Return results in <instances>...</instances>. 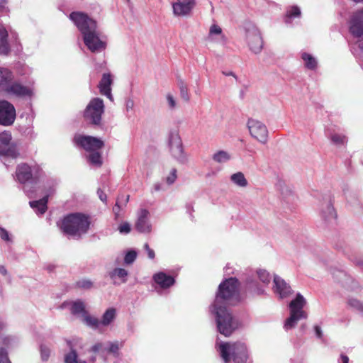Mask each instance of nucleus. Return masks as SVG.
<instances>
[{"label": "nucleus", "mask_w": 363, "mask_h": 363, "mask_svg": "<svg viewBox=\"0 0 363 363\" xmlns=\"http://www.w3.org/2000/svg\"><path fill=\"white\" fill-rule=\"evenodd\" d=\"M69 18L74 23L83 35L85 45L92 52H99L106 48V43L99 38L97 23L83 12L74 11Z\"/></svg>", "instance_id": "f257e3e1"}, {"label": "nucleus", "mask_w": 363, "mask_h": 363, "mask_svg": "<svg viewBox=\"0 0 363 363\" xmlns=\"http://www.w3.org/2000/svg\"><path fill=\"white\" fill-rule=\"evenodd\" d=\"M90 224L91 221L88 216L82 213H74L64 217L61 230L67 235L81 238L88 232Z\"/></svg>", "instance_id": "f03ea898"}, {"label": "nucleus", "mask_w": 363, "mask_h": 363, "mask_svg": "<svg viewBox=\"0 0 363 363\" xmlns=\"http://www.w3.org/2000/svg\"><path fill=\"white\" fill-rule=\"evenodd\" d=\"M218 350L225 363H247L249 358L246 345L240 341L220 342Z\"/></svg>", "instance_id": "7ed1b4c3"}, {"label": "nucleus", "mask_w": 363, "mask_h": 363, "mask_svg": "<svg viewBox=\"0 0 363 363\" xmlns=\"http://www.w3.org/2000/svg\"><path fill=\"white\" fill-rule=\"evenodd\" d=\"M239 281L235 278H229L220 284L214 301V307L223 303L235 304L238 301Z\"/></svg>", "instance_id": "20e7f679"}, {"label": "nucleus", "mask_w": 363, "mask_h": 363, "mask_svg": "<svg viewBox=\"0 0 363 363\" xmlns=\"http://www.w3.org/2000/svg\"><path fill=\"white\" fill-rule=\"evenodd\" d=\"M214 308L218 331L225 337H230L239 328V320L225 307Z\"/></svg>", "instance_id": "39448f33"}, {"label": "nucleus", "mask_w": 363, "mask_h": 363, "mask_svg": "<svg viewBox=\"0 0 363 363\" xmlns=\"http://www.w3.org/2000/svg\"><path fill=\"white\" fill-rule=\"evenodd\" d=\"M43 174L39 165L31 167L26 162L18 164L15 172L16 179L21 184L36 182Z\"/></svg>", "instance_id": "423d86ee"}, {"label": "nucleus", "mask_w": 363, "mask_h": 363, "mask_svg": "<svg viewBox=\"0 0 363 363\" xmlns=\"http://www.w3.org/2000/svg\"><path fill=\"white\" fill-rule=\"evenodd\" d=\"M306 303L305 298L301 294H298L296 298L290 302V316L284 323L286 330L294 328L300 319L307 318V313L303 310Z\"/></svg>", "instance_id": "0eeeda50"}, {"label": "nucleus", "mask_w": 363, "mask_h": 363, "mask_svg": "<svg viewBox=\"0 0 363 363\" xmlns=\"http://www.w3.org/2000/svg\"><path fill=\"white\" fill-rule=\"evenodd\" d=\"M104 102L99 98L93 99L86 106L84 117L86 121L94 125H99L104 113Z\"/></svg>", "instance_id": "6e6552de"}, {"label": "nucleus", "mask_w": 363, "mask_h": 363, "mask_svg": "<svg viewBox=\"0 0 363 363\" xmlns=\"http://www.w3.org/2000/svg\"><path fill=\"white\" fill-rule=\"evenodd\" d=\"M74 143L87 152L99 150L104 145V141L97 138L82 135H76L74 138Z\"/></svg>", "instance_id": "1a4fd4ad"}, {"label": "nucleus", "mask_w": 363, "mask_h": 363, "mask_svg": "<svg viewBox=\"0 0 363 363\" xmlns=\"http://www.w3.org/2000/svg\"><path fill=\"white\" fill-rule=\"evenodd\" d=\"M5 92L20 99L31 98L33 96V90L31 87L25 86L17 81H11L5 88Z\"/></svg>", "instance_id": "9d476101"}, {"label": "nucleus", "mask_w": 363, "mask_h": 363, "mask_svg": "<svg viewBox=\"0 0 363 363\" xmlns=\"http://www.w3.org/2000/svg\"><path fill=\"white\" fill-rule=\"evenodd\" d=\"M247 128L252 137L263 143L267 141L268 130L264 123L257 120L250 118L247 121Z\"/></svg>", "instance_id": "9b49d317"}, {"label": "nucleus", "mask_w": 363, "mask_h": 363, "mask_svg": "<svg viewBox=\"0 0 363 363\" xmlns=\"http://www.w3.org/2000/svg\"><path fill=\"white\" fill-rule=\"evenodd\" d=\"M16 109L12 104L6 100L0 101V124L8 126L13 123Z\"/></svg>", "instance_id": "f8f14e48"}, {"label": "nucleus", "mask_w": 363, "mask_h": 363, "mask_svg": "<svg viewBox=\"0 0 363 363\" xmlns=\"http://www.w3.org/2000/svg\"><path fill=\"white\" fill-rule=\"evenodd\" d=\"M246 40L250 50L255 53H259L263 47V41L259 30L252 26L246 29Z\"/></svg>", "instance_id": "ddd939ff"}, {"label": "nucleus", "mask_w": 363, "mask_h": 363, "mask_svg": "<svg viewBox=\"0 0 363 363\" xmlns=\"http://www.w3.org/2000/svg\"><path fill=\"white\" fill-rule=\"evenodd\" d=\"M196 5V0H177L172 4L173 13L177 16H186L191 13Z\"/></svg>", "instance_id": "4468645a"}, {"label": "nucleus", "mask_w": 363, "mask_h": 363, "mask_svg": "<svg viewBox=\"0 0 363 363\" xmlns=\"http://www.w3.org/2000/svg\"><path fill=\"white\" fill-rule=\"evenodd\" d=\"M350 32L357 38H363V9L357 11L352 16Z\"/></svg>", "instance_id": "2eb2a0df"}, {"label": "nucleus", "mask_w": 363, "mask_h": 363, "mask_svg": "<svg viewBox=\"0 0 363 363\" xmlns=\"http://www.w3.org/2000/svg\"><path fill=\"white\" fill-rule=\"evenodd\" d=\"M149 212L146 209H141L135 223V228L140 233H148L151 231V225L148 220Z\"/></svg>", "instance_id": "dca6fc26"}, {"label": "nucleus", "mask_w": 363, "mask_h": 363, "mask_svg": "<svg viewBox=\"0 0 363 363\" xmlns=\"http://www.w3.org/2000/svg\"><path fill=\"white\" fill-rule=\"evenodd\" d=\"M274 291L278 294L281 298L289 296L293 292L291 286L278 276L274 277Z\"/></svg>", "instance_id": "f3484780"}, {"label": "nucleus", "mask_w": 363, "mask_h": 363, "mask_svg": "<svg viewBox=\"0 0 363 363\" xmlns=\"http://www.w3.org/2000/svg\"><path fill=\"white\" fill-rule=\"evenodd\" d=\"M113 80L111 77V74L110 73H104L102 75L101 79L99 84V89L100 93L102 95L106 96L111 101H113V96L111 94V86L112 84Z\"/></svg>", "instance_id": "a211bd4d"}, {"label": "nucleus", "mask_w": 363, "mask_h": 363, "mask_svg": "<svg viewBox=\"0 0 363 363\" xmlns=\"http://www.w3.org/2000/svg\"><path fill=\"white\" fill-rule=\"evenodd\" d=\"M152 279L162 289H168L175 283L174 278L164 272H158L155 274Z\"/></svg>", "instance_id": "6ab92c4d"}, {"label": "nucleus", "mask_w": 363, "mask_h": 363, "mask_svg": "<svg viewBox=\"0 0 363 363\" xmlns=\"http://www.w3.org/2000/svg\"><path fill=\"white\" fill-rule=\"evenodd\" d=\"M11 52L9 43V33L6 28L0 24V55L7 56Z\"/></svg>", "instance_id": "aec40b11"}, {"label": "nucleus", "mask_w": 363, "mask_h": 363, "mask_svg": "<svg viewBox=\"0 0 363 363\" xmlns=\"http://www.w3.org/2000/svg\"><path fill=\"white\" fill-rule=\"evenodd\" d=\"M169 147L172 156L179 159L183 155V147L180 138L177 136L172 137L169 140Z\"/></svg>", "instance_id": "412c9836"}, {"label": "nucleus", "mask_w": 363, "mask_h": 363, "mask_svg": "<svg viewBox=\"0 0 363 363\" xmlns=\"http://www.w3.org/2000/svg\"><path fill=\"white\" fill-rule=\"evenodd\" d=\"M13 74L9 69L0 67V87L5 88L13 80Z\"/></svg>", "instance_id": "4be33fe9"}, {"label": "nucleus", "mask_w": 363, "mask_h": 363, "mask_svg": "<svg viewBox=\"0 0 363 363\" xmlns=\"http://www.w3.org/2000/svg\"><path fill=\"white\" fill-rule=\"evenodd\" d=\"M49 195L50 194L45 196L43 199L38 201H30V206L33 208H37L38 211L40 214L45 213L48 209L47 203L48 201Z\"/></svg>", "instance_id": "5701e85b"}, {"label": "nucleus", "mask_w": 363, "mask_h": 363, "mask_svg": "<svg viewBox=\"0 0 363 363\" xmlns=\"http://www.w3.org/2000/svg\"><path fill=\"white\" fill-rule=\"evenodd\" d=\"M19 152L15 145H9L2 147L0 145V155L7 156L16 159L18 157Z\"/></svg>", "instance_id": "b1692460"}, {"label": "nucleus", "mask_w": 363, "mask_h": 363, "mask_svg": "<svg viewBox=\"0 0 363 363\" xmlns=\"http://www.w3.org/2000/svg\"><path fill=\"white\" fill-rule=\"evenodd\" d=\"M301 58L307 69L313 70L317 67V61L311 54L303 52L301 55Z\"/></svg>", "instance_id": "393cba45"}, {"label": "nucleus", "mask_w": 363, "mask_h": 363, "mask_svg": "<svg viewBox=\"0 0 363 363\" xmlns=\"http://www.w3.org/2000/svg\"><path fill=\"white\" fill-rule=\"evenodd\" d=\"M115 317L116 309L113 308H110L107 309L104 313L101 323L104 326H107L114 320Z\"/></svg>", "instance_id": "a878e982"}, {"label": "nucleus", "mask_w": 363, "mask_h": 363, "mask_svg": "<svg viewBox=\"0 0 363 363\" xmlns=\"http://www.w3.org/2000/svg\"><path fill=\"white\" fill-rule=\"evenodd\" d=\"M90 152L87 157L88 161L96 167H101L103 164L101 154L98 150Z\"/></svg>", "instance_id": "bb28decb"}, {"label": "nucleus", "mask_w": 363, "mask_h": 363, "mask_svg": "<svg viewBox=\"0 0 363 363\" xmlns=\"http://www.w3.org/2000/svg\"><path fill=\"white\" fill-rule=\"evenodd\" d=\"M231 180L233 183L241 187H245L247 185V181L242 172H237L231 176Z\"/></svg>", "instance_id": "cd10ccee"}, {"label": "nucleus", "mask_w": 363, "mask_h": 363, "mask_svg": "<svg viewBox=\"0 0 363 363\" xmlns=\"http://www.w3.org/2000/svg\"><path fill=\"white\" fill-rule=\"evenodd\" d=\"M71 313L74 315L83 313L84 315L87 312L85 311L84 303L81 301H77L72 305Z\"/></svg>", "instance_id": "c85d7f7f"}, {"label": "nucleus", "mask_w": 363, "mask_h": 363, "mask_svg": "<svg viewBox=\"0 0 363 363\" xmlns=\"http://www.w3.org/2000/svg\"><path fill=\"white\" fill-rule=\"evenodd\" d=\"M84 322L89 326L93 328H97L100 321L96 317L91 316L89 315L87 313H85L84 315Z\"/></svg>", "instance_id": "c756f323"}, {"label": "nucleus", "mask_w": 363, "mask_h": 363, "mask_svg": "<svg viewBox=\"0 0 363 363\" xmlns=\"http://www.w3.org/2000/svg\"><path fill=\"white\" fill-rule=\"evenodd\" d=\"M65 363H86L85 361L78 360V356H77V352L73 349H71L70 352L65 355Z\"/></svg>", "instance_id": "7c9ffc66"}, {"label": "nucleus", "mask_w": 363, "mask_h": 363, "mask_svg": "<svg viewBox=\"0 0 363 363\" xmlns=\"http://www.w3.org/2000/svg\"><path fill=\"white\" fill-rule=\"evenodd\" d=\"M213 159L219 163L225 162L230 160V155L225 151H218L213 155Z\"/></svg>", "instance_id": "2f4dec72"}, {"label": "nucleus", "mask_w": 363, "mask_h": 363, "mask_svg": "<svg viewBox=\"0 0 363 363\" xmlns=\"http://www.w3.org/2000/svg\"><path fill=\"white\" fill-rule=\"evenodd\" d=\"M179 90H180V95L182 99H183L185 101H189V96L188 94V89L185 83L182 80H179L178 83Z\"/></svg>", "instance_id": "473e14b6"}, {"label": "nucleus", "mask_w": 363, "mask_h": 363, "mask_svg": "<svg viewBox=\"0 0 363 363\" xmlns=\"http://www.w3.org/2000/svg\"><path fill=\"white\" fill-rule=\"evenodd\" d=\"M123 345V342L119 343L118 342L116 341L110 343V347L108 349V352L109 353L113 354L115 357L119 356V350L121 347H122Z\"/></svg>", "instance_id": "72a5a7b5"}, {"label": "nucleus", "mask_w": 363, "mask_h": 363, "mask_svg": "<svg viewBox=\"0 0 363 363\" xmlns=\"http://www.w3.org/2000/svg\"><path fill=\"white\" fill-rule=\"evenodd\" d=\"M330 139L337 145H342L347 143V137L341 134L335 133L331 135Z\"/></svg>", "instance_id": "f704fd0d"}, {"label": "nucleus", "mask_w": 363, "mask_h": 363, "mask_svg": "<svg viewBox=\"0 0 363 363\" xmlns=\"http://www.w3.org/2000/svg\"><path fill=\"white\" fill-rule=\"evenodd\" d=\"M117 276L118 277L123 279V282L126 281V277L128 276V272L123 268H116L111 272V277Z\"/></svg>", "instance_id": "c9c22d12"}, {"label": "nucleus", "mask_w": 363, "mask_h": 363, "mask_svg": "<svg viewBox=\"0 0 363 363\" xmlns=\"http://www.w3.org/2000/svg\"><path fill=\"white\" fill-rule=\"evenodd\" d=\"M11 140V135L7 132H2L0 133V145L2 147H7Z\"/></svg>", "instance_id": "e433bc0d"}, {"label": "nucleus", "mask_w": 363, "mask_h": 363, "mask_svg": "<svg viewBox=\"0 0 363 363\" xmlns=\"http://www.w3.org/2000/svg\"><path fill=\"white\" fill-rule=\"evenodd\" d=\"M124 196L122 195L121 196H118V199H117V201L115 204V206L113 207V211L116 215V216L117 217L118 215H119V213H120V210H121V207L119 206V202H120V200L123 198ZM129 199H130V196L129 195H126L125 196V200H124V204L126 205L128 203V202L129 201Z\"/></svg>", "instance_id": "4c0bfd02"}, {"label": "nucleus", "mask_w": 363, "mask_h": 363, "mask_svg": "<svg viewBox=\"0 0 363 363\" xmlns=\"http://www.w3.org/2000/svg\"><path fill=\"white\" fill-rule=\"evenodd\" d=\"M257 275L260 281L264 284H269L270 282V275L269 272L264 269H259L257 271Z\"/></svg>", "instance_id": "58836bf2"}, {"label": "nucleus", "mask_w": 363, "mask_h": 363, "mask_svg": "<svg viewBox=\"0 0 363 363\" xmlns=\"http://www.w3.org/2000/svg\"><path fill=\"white\" fill-rule=\"evenodd\" d=\"M137 257V253L134 250H130L126 253L124 257V262L127 264H132Z\"/></svg>", "instance_id": "ea45409f"}, {"label": "nucleus", "mask_w": 363, "mask_h": 363, "mask_svg": "<svg viewBox=\"0 0 363 363\" xmlns=\"http://www.w3.org/2000/svg\"><path fill=\"white\" fill-rule=\"evenodd\" d=\"M76 286L78 288L89 289L92 287V282L88 279H82L76 282Z\"/></svg>", "instance_id": "a19ab883"}, {"label": "nucleus", "mask_w": 363, "mask_h": 363, "mask_svg": "<svg viewBox=\"0 0 363 363\" xmlns=\"http://www.w3.org/2000/svg\"><path fill=\"white\" fill-rule=\"evenodd\" d=\"M301 15V11L298 6H292L286 13L288 18H295Z\"/></svg>", "instance_id": "79ce46f5"}, {"label": "nucleus", "mask_w": 363, "mask_h": 363, "mask_svg": "<svg viewBox=\"0 0 363 363\" xmlns=\"http://www.w3.org/2000/svg\"><path fill=\"white\" fill-rule=\"evenodd\" d=\"M50 350L45 345H41L40 346V355H41L42 360L47 361L50 357Z\"/></svg>", "instance_id": "37998d69"}, {"label": "nucleus", "mask_w": 363, "mask_h": 363, "mask_svg": "<svg viewBox=\"0 0 363 363\" xmlns=\"http://www.w3.org/2000/svg\"><path fill=\"white\" fill-rule=\"evenodd\" d=\"M177 177V169L174 168L171 170L169 175L166 178V182L169 185L172 184L175 182Z\"/></svg>", "instance_id": "c03bdc74"}, {"label": "nucleus", "mask_w": 363, "mask_h": 363, "mask_svg": "<svg viewBox=\"0 0 363 363\" xmlns=\"http://www.w3.org/2000/svg\"><path fill=\"white\" fill-rule=\"evenodd\" d=\"M118 230L121 233H129L131 230L130 225L128 222H124L119 225Z\"/></svg>", "instance_id": "a18cd8bd"}, {"label": "nucleus", "mask_w": 363, "mask_h": 363, "mask_svg": "<svg viewBox=\"0 0 363 363\" xmlns=\"http://www.w3.org/2000/svg\"><path fill=\"white\" fill-rule=\"evenodd\" d=\"M0 363H11L7 352L4 348L0 349Z\"/></svg>", "instance_id": "49530a36"}, {"label": "nucleus", "mask_w": 363, "mask_h": 363, "mask_svg": "<svg viewBox=\"0 0 363 363\" xmlns=\"http://www.w3.org/2000/svg\"><path fill=\"white\" fill-rule=\"evenodd\" d=\"M349 304L353 307L357 308L359 311H361L362 308L363 307V304L357 299H351L349 301Z\"/></svg>", "instance_id": "de8ad7c7"}, {"label": "nucleus", "mask_w": 363, "mask_h": 363, "mask_svg": "<svg viewBox=\"0 0 363 363\" xmlns=\"http://www.w3.org/2000/svg\"><path fill=\"white\" fill-rule=\"evenodd\" d=\"M0 237L1 238L6 242L10 241L9 232L4 228L0 227Z\"/></svg>", "instance_id": "09e8293b"}, {"label": "nucleus", "mask_w": 363, "mask_h": 363, "mask_svg": "<svg viewBox=\"0 0 363 363\" xmlns=\"http://www.w3.org/2000/svg\"><path fill=\"white\" fill-rule=\"evenodd\" d=\"M144 248L147 251V256L150 259H154L155 257V252L152 249H151L147 243L144 245Z\"/></svg>", "instance_id": "8fccbe9b"}, {"label": "nucleus", "mask_w": 363, "mask_h": 363, "mask_svg": "<svg viewBox=\"0 0 363 363\" xmlns=\"http://www.w3.org/2000/svg\"><path fill=\"white\" fill-rule=\"evenodd\" d=\"M222 33V29L217 25H212L210 28V34H220Z\"/></svg>", "instance_id": "3c124183"}, {"label": "nucleus", "mask_w": 363, "mask_h": 363, "mask_svg": "<svg viewBox=\"0 0 363 363\" xmlns=\"http://www.w3.org/2000/svg\"><path fill=\"white\" fill-rule=\"evenodd\" d=\"M103 347V344L101 342L96 343L94 345H93L90 350L89 352H91L94 354L99 352Z\"/></svg>", "instance_id": "603ef678"}, {"label": "nucleus", "mask_w": 363, "mask_h": 363, "mask_svg": "<svg viewBox=\"0 0 363 363\" xmlns=\"http://www.w3.org/2000/svg\"><path fill=\"white\" fill-rule=\"evenodd\" d=\"M97 194H98V196H99L100 200L104 203H106L107 196L105 194V192L103 190L99 189L97 191Z\"/></svg>", "instance_id": "864d4df0"}, {"label": "nucleus", "mask_w": 363, "mask_h": 363, "mask_svg": "<svg viewBox=\"0 0 363 363\" xmlns=\"http://www.w3.org/2000/svg\"><path fill=\"white\" fill-rule=\"evenodd\" d=\"M167 100L169 103V105L170 106V108H173L175 107L176 106V102H175V100L174 99V97L171 95V94H167Z\"/></svg>", "instance_id": "5fc2aeb1"}, {"label": "nucleus", "mask_w": 363, "mask_h": 363, "mask_svg": "<svg viewBox=\"0 0 363 363\" xmlns=\"http://www.w3.org/2000/svg\"><path fill=\"white\" fill-rule=\"evenodd\" d=\"M328 213L330 214V216L331 217H333L334 218H337V213H336L335 208L332 203L328 204Z\"/></svg>", "instance_id": "6e6d98bb"}, {"label": "nucleus", "mask_w": 363, "mask_h": 363, "mask_svg": "<svg viewBox=\"0 0 363 363\" xmlns=\"http://www.w3.org/2000/svg\"><path fill=\"white\" fill-rule=\"evenodd\" d=\"M314 329H315V334H316V336L318 337V338H322L323 337V333H322V330H321V328L320 326L318 325H315L314 327Z\"/></svg>", "instance_id": "4d7b16f0"}, {"label": "nucleus", "mask_w": 363, "mask_h": 363, "mask_svg": "<svg viewBox=\"0 0 363 363\" xmlns=\"http://www.w3.org/2000/svg\"><path fill=\"white\" fill-rule=\"evenodd\" d=\"M6 4L7 0H0V11L4 9Z\"/></svg>", "instance_id": "13d9d810"}, {"label": "nucleus", "mask_w": 363, "mask_h": 363, "mask_svg": "<svg viewBox=\"0 0 363 363\" xmlns=\"http://www.w3.org/2000/svg\"><path fill=\"white\" fill-rule=\"evenodd\" d=\"M341 359L342 361V363H349V358L345 354H341Z\"/></svg>", "instance_id": "bf43d9fd"}, {"label": "nucleus", "mask_w": 363, "mask_h": 363, "mask_svg": "<svg viewBox=\"0 0 363 363\" xmlns=\"http://www.w3.org/2000/svg\"><path fill=\"white\" fill-rule=\"evenodd\" d=\"M0 274L3 275H6L7 274V270L4 266H0Z\"/></svg>", "instance_id": "052dcab7"}, {"label": "nucleus", "mask_w": 363, "mask_h": 363, "mask_svg": "<svg viewBox=\"0 0 363 363\" xmlns=\"http://www.w3.org/2000/svg\"><path fill=\"white\" fill-rule=\"evenodd\" d=\"M223 74L225 75V76H233L234 77H235V75L234 74V73L233 72H222Z\"/></svg>", "instance_id": "680f3d73"}, {"label": "nucleus", "mask_w": 363, "mask_h": 363, "mask_svg": "<svg viewBox=\"0 0 363 363\" xmlns=\"http://www.w3.org/2000/svg\"><path fill=\"white\" fill-rule=\"evenodd\" d=\"M96 360V357L95 355H93L90 357L89 359V361L92 363L95 362V361Z\"/></svg>", "instance_id": "e2e57ef3"}, {"label": "nucleus", "mask_w": 363, "mask_h": 363, "mask_svg": "<svg viewBox=\"0 0 363 363\" xmlns=\"http://www.w3.org/2000/svg\"><path fill=\"white\" fill-rule=\"evenodd\" d=\"M155 189L156 191H159V190H160V185H159V184H156V185L155 186Z\"/></svg>", "instance_id": "0e129e2a"}, {"label": "nucleus", "mask_w": 363, "mask_h": 363, "mask_svg": "<svg viewBox=\"0 0 363 363\" xmlns=\"http://www.w3.org/2000/svg\"><path fill=\"white\" fill-rule=\"evenodd\" d=\"M54 192H55V189H52L50 190V194H54Z\"/></svg>", "instance_id": "69168bd1"}, {"label": "nucleus", "mask_w": 363, "mask_h": 363, "mask_svg": "<svg viewBox=\"0 0 363 363\" xmlns=\"http://www.w3.org/2000/svg\"><path fill=\"white\" fill-rule=\"evenodd\" d=\"M355 2H360V1H363V0H353Z\"/></svg>", "instance_id": "338daca9"}]
</instances>
